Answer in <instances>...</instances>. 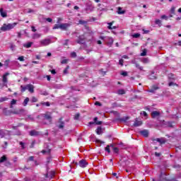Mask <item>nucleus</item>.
Segmentation results:
<instances>
[{
    "mask_svg": "<svg viewBox=\"0 0 181 181\" xmlns=\"http://www.w3.org/2000/svg\"><path fill=\"white\" fill-rule=\"evenodd\" d=\"M70 26V24L69 23H62V24H60V29H62V30H66V29H67V28H69Z\"/></svg>",
    "mask_w": 181,
    "mask_h": 181,
    "instance_id": "obj_14",
    "label": "nucleus"
},
{
    "mask_svg": "<svg viewBox=\"0 0 181 181\" xmlns=\"http://www.w3.org/2000/svg\"><path fill=\"white\" fill-rule=\"evenodd\" d=\"M20 145L21 146L22 149H25V143H23V141H20Z\"/></svg>",
    "mask_w": 181,
    "mask_h": 181,
    "instance_id": "obj_50",
    "label": "nucleus"
},
{
    "mask_svg": "<svg viewBox=\"0 0 181 181\" xmlns=\"http://www.w3.org/2000/svg\"><path fill=\"white\" fill-rule=\"evenodd\" d=\"M27 90H28V91L31 93H35V86H33V85H32V84H28Z\"/></svg>",
    "mask_w": 181,
    "mask_h": 181,
    "instance_id": "obj_12",
    "label": "nucleus"
},
{
    "mask_svg": "<svg viewBox=\"0 0 181 181\" xmlns=\"http://www.w3.org/2000/svg\"><path fill=\"white\" fill-rule=\"evenodd\" d=\"M93 124H95L96 125H101L103 122L98 121V117H94L93 122H89V125H93Z\"/></svg>",
    "mask_w": 181,
    "mask_h": 181,
    "instance_id": "obj_6",
    "label": "nucleus"
},
{
    "mask_svg": "<svg viewBox=\"0 0 181 181\" xmlns=\"http://www.w3.org/2000/svg\"><path fill=\"white\" fill-rule=\"evenodd\" d=\"M0 14H1V16H2V18H6V16H8L6 11H4L3 8H0Z\"/></svg>",
    "mask_w": 181,
    "mask_h": 181,
    "instance_id": "obj_19",
    "label": "nucleus"
},
{
    "mask_svg": "<svg viewBox=\"0 0 181 181\" xmlns=\"http://www.w3.org/2000/svg\"><path fill=\"white\" fill-rule=\"evenodd\" d=\"M55 173L54 171H51L50 173H47L45 174L46 179H53V176H54Z\"/></svg>",
    "mask_w": 181,
    "mask_h": 181,
    "instance_id": "obj_9",
    "label": "nucleus"
},
{
    "mask_svg": "<svg viewBox=\"0 0 181 181\" xmlns=\"http://www.w3.org/2000/svg\"><path fill=\"white\" fill-rule=\"evenodd\" d=\"M117 94H119V95H123V94H125V90H124V89H120L117 91Z\"/></svg>",
    "mask_w": 181,
    "mask_h": 181,
    "instance_id": "obj_30",
    "label": "nucleus"
},
{
    "mask_svg": "<svg viewBox=\"0 0 181 181\" xmlns=\"http://www.w3.org/2000/svg\"><path fill=\"white\" fill-rule=\"evenodd\" d=\"M35 12H36L35 10L28 8V13H35Z\"/></svg>",
    "mask_w": 181,
    "mask_h": 181,
    "instance_id": "obj_48",
    "label": "nucleus"
},
{
    "mask_svg": "<svg viewBox=\"0 0 181 181\" xmlns=\"http://www.w3.org/2000/svg\"><path fill=\"white\" fill-rule=\"evenodd\" d=\"M132 36V37H134V39H138V37H141V34H139V33H135V34H133Z\"/></svg>",
    "mask_w": 181,
    "mask_h": 181,
    "instance_id": "obj_32",
    "label": "nucleus"
},
{
    "mask_svg": "<svg viewBox=\"0 0 181 181\" xmlns=\"http://www.w3.org/2000/svg\"><path fill=\"white\" fill-rule=\"evenodd\" d=\"M62 118H59V124L58 125L59 129H63L64 128V122L62 121Z\"/></svg>",
    "mask_w": 181,
    "mask_h": 181,
    "instance_id": "obj_17",
    "label": "nucleus"
},
{
    "mask_svg": "<svg viewBox=\"0 0 181 181\" xmlns=\"http://www.w3.org/2000/svg\"><path fill=\"white\" fill-rule=\"evenodd\" d=\"M33 45V42H28L24 43L23 46V47H26V49H29V47H32Z\"/></svg>",
    "mask_w": 181,
    "mask_h": 181,
    "instance_id": "obj_20",
    "label": "nucleus"
},
{
    "mask_svg": "<svg viewBox=\"0 0 181 181\" xmlns=\"http://www.w3.org/2000/svg\"><path fill=\"white\" fill-rule=\"evenodd\" d=\"M6 135H9V131L0 129V138H5Z\"/></svg>",
    "mask_w": 181,
    "mask_h": 181,
    "instance_id": "obj_7",
    "label": "nucleus"
},
{
    "mask_svg": "<svg viewBox=\"0 0 181 181\" xmlns=\"http://www.w3.org/2000/svg\"><path fill=\"white\" fill-rule=\"evenodd\" d=\"M95 105H98V107H101V105H103L101 104V103H100V102H98V101H96V102L95 103Z\"/></svg>",
    "mask_w": 181,
    "mask_h": 181,
    "instance_id": "obj_59",
    "label": "nucleus"
},
{
    "mask_svg": "<svg viewBox=\"0 0 181 181\" xmlns=\"http://www.w3.org/2000/svg\"><path fill=\"white\" fill-rule=\"evenodd\" d=\"M161 19H165V21H168V16H166V15H163L161 16Z\"/></svg>",
    "mask_w": 181,
    "mask_h": 181,
    "instance_id": "obj_62",
    "label": "nucleus"
},
{
    "mask_svg": "<svg viewBox=\"0 0 181 181\" xmlns=\"http://www.w3.org/2000/svg\"><path fill=\"white\" fill-rule=\"evenodd\" d=\"M15 47L16 46L14 45H11L10 49H11V50L13 52V50H15Z\"/></svg>",
    "mask_w": 181,
    "mask_h": 181,
    "instance_id": "obj_63",
    "label": "nucleus"
},
{
    "mask_svg": "<svg viewBox=\"0 0 181 181\" xmlns=\"http://www.w3.org/2000/svg\"><path fill=\"white\" fill-rule=\"evenodd\" d=\"M175 11H176V7L172 6L170 8V13H172V15H175Z\"/></svg>",
    "mask_w": 181,
    "mask_h": 181,
    "instance_id": "obj_36",
    "label": "nucleus"
},
{
    "mask_svg": "<svg viewBox=\"0 0 181 181\" xmlns=\"http://www.w3.org/2000/svg\"><path fill=\"white\" fill-rule=\"evenodd\" d=\"M41 105H46V107H50V103L49 102H43L40 103Z\"/></svg>",
    "mask_w": 181,
    "mask_h": 181,
    "instance_id": "obj_37",
    "label": "nucleus"
},
{
    "mask_svg": "<svg viewBox=\"0 0 181 181\" xmlns=\"http://www.w3.org/2000/svg\"><path fill=\"white\" fill-rule=\"evenodd\" d=\"M140 134H141L143 136L147 138V136L149 135V132H148V130H142L140 132Z\"/></svg>",
    "mask_w": 181,
    "mask_h": 181,
    "instance_id": "obj_21",
    "label": "nucleus"
},
{
    "mask_svg": "<svg viewBox=\"0 0 181 181\" xmlns=\"http://www.w3.org/2000/svg\"><path fill=\"white\" fill-rule=\"evenodd\" d=\"M16 100L13 99L11 102L10 108H13V105H16Z\"/></svg>",
    "mask_w": 181,
    "mask_h": 181,
    "instance_id": "obj_27",
    "label": "nucleus"
},
{
    "mask_svg": "<svg viewBox=\"0 0 181 181\" xmlns=\"http://www.w3.org/2000/svg\"><path fill=\"white\" fill-rule=\"evenodd\" d=\"M5 166H11V163L9 161H6Z\"/></svg>",
    "mask_w": 181,
    "mask_h": 181,
    "instance_id": "obj_64",
    "label": "nucleus"
},
{
    "mask_svg": "<svg viewBox=\"0 0 181 181\" xmlns=\"http://www.w3.org/2000/svg\"><path fill=\"white\" fill-rule=\"evenodd\" d=\"M67 62H68L67 59H63V60L61 62V63H62V64H67Z\"/></svg>",
    "mask_w": 181,
    "mask_h": 181,
    "instance_id": "obj_58",
    "label": "nucleus"
},
{
    "mask_svg": "<svg viewBox=\"0 0 181 181\" xmlns=\"http://www.w3.org/2000/svg\"><path fill=\"white\" fill-rule=\"evenodd\" d=\"M168 78H170V80H175V75H173V74H169Z\"/></svg>",
    "mask_w": 181,
    "mask_h": 181,
    "instance_id": "obj_45",
    "label": "nucleus"
},
{
    "mask_svg": "<svg viewBox=\"0 0 181 181\" xmlns=\"http://www.w3.org/2000/svg\"><path fill=\"white\" fill-rule=\"evenodd\" d=\"M120 74H121V76H123V77H127V76H128V72H127L125 71H122Z\"/></svg>",
    "mask_w": 181,
    "mask_h": 181,
    "instance_id": "obj_34",
    "label": "nucleus"
},
{
    "mask_svg": "<svg viewBox=\"0 0 181 181\" xmlns=\"http://www.w3.org/2000/svg\"><path fill=\"white\" fill-rule=\"evenodd\" d=\"M44 118L45 119H47V121H48V124H52V116L49 114L48 113L45 114Z\"/></svg>",
    "mask_w": 181,
    "mask_h": 181,
    "instance_id": "obj_10",
    "label": "nucleus"
},
{
    "mask_svg": "<svg viewBox=\"0 0 181 181\" xmlns=\"http://www.w3.org/2000/svg\"><path fill=\"white\" fill-rule=\"evenodd\" d=\"M166 125L169 127L170 128H173V122H168Z\"/></svg>",
    "mask_w": 181,
    "mask_h": 181,
    "instance_id": "obj_39",
    "label": "nucleus"
},
{
    "mask_svg": "<svg viewBox=\"0 0 181 181\" xmlns=\"http://www.w3.org/2000/svg\"><path fill=\"white\" fill-rule=\"evenodd\" d=\"M155 23H156V25H158L159 26H162V21L159 19L156 20Z\"/></svg>",
    "mask_w": 181,
    "mask_h": 181,
    "instance_id": "obj_33",
    "label": "nucleus"
},
{
    "mask_svg": "<svg viewBox=\"0 0 181 181\" xmlns=\"http://www.w3.org/2000/svg\"><path fill=\"white\" fill-rule=\"evenodd\" d=\"M45 21H47V22H49V23L53 22V19L50 18H45Z\"/></svg>",
    "mask_w": 181,
    "mask_h": 181,
    "instance_id": "obj_54",
    "label": "nucleus"
},
{
    "mask_svg": "<svg viewBox=\"0 0 181 181\" xmlns=\"http://www.w3.org/2000/svg\"><path fill=\"white\" fill-rule=\"evenodd\" d=\"M71 57H76L77 54H76V52H72V53L71 54Z\"/></svg>",
    "mask_w": 181,
    "mask_h": 181,
    "instance_id": "obj_61",
    "label": "nucleus"
},
{
    "mask_svg": "<svg viewBox=\"0 0 181 181\" xmlns=\"http://www.w3.org/2000/svg\"><path fill=\"white\" fill-rule=\"evenodd\" d=\"M109 25L107 26V28L110 30H112V23H107Z\"/></svg>",
    "mask_w": 181,
    "mask_h": 181,
    "instance_id": "obj_46",
    "label": "nucleus"
},
{
    "mask_svg": "<svg viewBox=\"0 0 181 181\" xmlns=\"http://www.w3.org/2000/svg\"><path fill=\"white\" fill-rule=\"evenodd\" d=\"M156 141H157V142H159L160 144H165V142H166V141H165L164 139L157 138Z\"/></svg>",
    "mask_w": 181,
    "mask_h": 181,
    "instance_id": "obj_29",
    "label": "nucleus"
},
{
    "mask_svg": "<svg viewBox=\"0 0 181 181\" xmlns=\"http://www.w3.org/2000/svg\"><path fill=\"white\" fill-rule=\"evenodd\" d=\"M51 43H52V39L50 38H45L40 41V45L42 47L49 46V45H50Z\"/></svg>",
    "mask_w": 181,
    "mask_h": 181,
    "instance_id": "obj_2",
    "label": "nucleus"
},
{
    "mask_svg": "<svg viewBox=\"0 0 181 181\" xmlns=\"http://www.w3.org/2000/svg\"><path fill=\"white\" fill-rule=\"evenodd\" d=\"M107 46H111L112 43H114V39H112V37H107Z\"/></svg>",
    "mask_w": 181,
    "mask_h": 181,
    "instance_id": "obj_18",
    "label": "nucleus"
},
{
    "mask_svg": "<svg viewBox=\"0 0 181 181\" xmlns=\"http://www.w3.org/2000/svg\"><path fill=\"white\" fill-rule=\"evenodd\" d=\"M151 116H152V118H156V117L160 116V112H159L158 111H153L151 112Z\"/></svg>",
    "mask_w": 181,
    "mask_h": 181,
    "instance_id": "obj_16",
    "label": "nucleus"
},
{
    "mask_svg": "<svg viewBox=\"0 0 181 181\" xmlns=\"http://www.w3.org/2000/svg\"><path fill=\"white\" fill-rule=\"evenodd\" d=\"M78 23L79 25H87V21L84 20H79Z\"/></svg>",
    "mask_w": 181,
    "mask_h": 181,
    "instance_id": "obj_35",
    "label": "nucleus"
},
{
    "mask_svg": "<svg viewBox=\"0 0 181 181\" xmlns=\"http://www.w3.org/2000/svg\"><path fill=\"white\" fill-rule=\"evenodd\" d=\"M95 132L98 135H101V134H103V128H101V127H98Z\"/></svg>",
    "mask_w": 181,
    "mask_h": 181,
    "instance_id": "obj_24",
    "label": "nucleus"
},
{
    "mask_svg": "<svg viewBox=\"0 0 181 181\" xmlns=\"http://www.w3.org/2000/svg\"><path fill=\"white\" fill-rule=\"evenodd\" d=\"M17 23H4L3 25L0 28V30L1 32H8L9 30H12L15 26H16Z\"/></svg>",
    "mask_w": 181,
    "mask_h": 181,
    "instance_id": "obj_1",
    "label": "nucleus"
},
{
    "mask_svg": "<svg viewBox=\"0 0 181 181\" xmlns=\"http://www.w3.org/2000/svg\"><path fill=\"white\" fill-rule=\"evenodd\" d=\"M7 100H8V99L6 97L1 98H0V103H4V101H7Z\"/></svg>",
    "mask_w": 181,
    "mask_h": 181,
    "instance_id": "obj_43",
    "label": "nucleus"
},
{
    "mask_svg": "<svg viewBox=\"0 0 181 181\" xmlns=\"http://www.w3.org/2000/svg\"><path fill=\"white\" fill-rule=\"evenodd\" d=\"M41 37H42V34L36 33L33 35L32 38L33 39H39Z\"/></svg>",
    "mask_w": 181,
    "mask_h": 181,
    "instance_id": "obj_22",
    "label": "nucleus"
},
{
    "mask_svg": "<svg viewBox=\"0 0 181 181\" xmlns=\"http://www.w3.org/2000/svg\"><path fill=\"white\" fill-rule=\"evenodd\" d=\"M119 64H120V66H124V59H119Z\"/></svg>",
    "mask_w": 181,
    "mask_h": 181,
    "instance_id": "obj_57",
    "label": "nucleus"
},
{
    "mask_svg": "<svg viewBox=\"0 0 181 181\" xmlns=\"http://www.w3.org/2000/svg\"><path fill=\"white\" fill-rule=\"evenodd\" d=\"M148 79L149 80H156V76H155V73H151L149 76H148Z\"/></svg>",
    "mask_w": 181,
    "mask_h": 181,
    "instance_id": "obj_25",
    "label": "nucleus"
},
{
    "mask_svg": "<svg viewBox=\"0 0 181 181\" xmlns=\"http://www.w3.org/2000/svg\"><path fill=\"white\" fill-rule=\"evenodd\" d=\"M21 88L22 93H23V92L26 91V90H28L27 85L25 86H21Z\"/></svg>",
    "mask_w": 181,
    "mask_h": 181,
    "instance_id": "obj_38",
    "label": "nucleus"
},
{
    "mask_svg": "<svg viewBox=\"0 0 181 181\" xmlns=\"http://www.w3.org/2000/svg\"><path fill=\"white\" fill-rule=\"evenodd\" d=\"M117 13H118V15H124V13H125V10H122V7H118L117 8Z\"/></svg>",
    "mask_w": 181,
    "mask_h": 181,
    "instance_id": "obj_23",
    "label": "nucleus"
},
{
    "mask_svg": "<svg viewBox=\"0 0 181 181\" xmlns=\"http://www.w3.org/2000/svg\"><path fill=\"white\" fill-rule=\"evenodd\" d=\"M86 35H79L78 39L76 40V42L78 43V45H86Z\"/></svg>",
    "mask_w": 181,
    "mask_h": 181,
    "instance_id": "obj_5",
    "label": "nucleus"
},
{
    "mask_svg": "<svg viewBox=\"0 0 181 181\" xmlns=\"http://www.w3.org/2000/svg\"><path fill=\"white\" fill-rule=\"evenodd\" d=\"M94 6H93V4L91 2H88L86 5L85 11L86 13H90V12H93L94 11Z\"/></svg>",
    "mask_w": 181,
    "mask_h": 181,
    "instance_id": "obj_3",
    "label": "nucleus"
},
{
    "mask_svg": "<svg viewBox=\"0 0 181 181\" xmlns=\"http://www.w3.org/2000/svg\"><path fill=\"white\" fill-rule=\"evenodd\" d=\"M8 158H6V156H3L1 158H0V163H4V162H6Z\"/></svg>",
    "mask_w": 181,
    "mask_h": 181,
    "instance_id": "obj_26",
    "label": "nucleus"
},
{
    "mask_svg": "<svg viewBox=\"0 0 181 181\" xmlns=\"http://www.w3.org/2000/svg\"><path fill=\"white\" fill-rule=\"evenodd\" d=\"M53 29H60V24H55Z\"/></svg>",
    "mask_w": 181,
    "mask_h": 181,
    "instance_id": "obj_49",
    "label": "nucleus"
},
{
    "mask_svg": "<svg viewBox=\"0 0 181 181\" xmlns=\"http://www.w3.org/2000/svg\"><path fill=\"white\" fill-rule=\"evenodd\" d=\"M142 63H144L145 64L149 63V59L148 58H143L141 59Z\"/></svg>",
    "mask_w": 181,
    "mask_h": 181,
    "instance_id": "obj_31",
    "label": "nucleus"
},
{
    "mask_svg": "<svg viewBox=\"0 0 181 181\" xmlns=\"http://www.w3.org/2000/svg\"><path fill=\"white\" fill-rule=\"evenodd\" d=\"M136 69H139V70H144V67L143 66H141L139 64H136Z\"/></svg>",
    "mask_w": 181,
    "mask_h": 181,
    "instance_id": "obj_41",
    "label": "nucleus"
},
{
    "mask_svg": "<svg viewBox=\"0 0 181 181\" xmlns=\"http://www.w3.org/2000/svg\"><path fill=\"white\" fill-rule=\"evenodd\" d=\"M29 135H30V136H39L40 133H39V132H37L36 130H31L29 132Z\"/></svg>",
    "mask_w": 181,
    "mask_h": 181,
    "instance_id": "obj_11",
    "label": "nucleus"
},
{
    "mask_svg": "<svg viewBox=\"0 0 181 181\" xmlns=\"http://www.w3.org/2000/svg\"><path fill=\"white\" fill-rule=\"evenodd\" d=\"M141 125H142V121L138 120V118H136L133 126L136 127H141Z\"/></svg>",
    "mask_w": 181,
    "mask_h": 181,
    "instance_id": "obj_13",
    "label": "nucleus"
},
{
    "mask_svg": "<svg viewBox=\"0 0 181 181\" xmlns=\"http://www.w3.org/2000/svg\"><path fill=\"white\" fill-rule=\"evenodd\" d=\"M8 76H9V73L6 72L2 76V82L3 85L2 87H6L8 88Z\"/></svg>",
    "mask_w": 181,
    "mask_h": 181,
    "instance_id": "obj_4",
    "label": "nucleus"
},
{
    "mask_svg": "<svg viewBox=\"0 0 181 181\" xmlns=\"http://www.w3.org/2000/svg\"><path fill=\"white\" fill-rule=\"evenodd\" d=\"M113 151H114L115 153H118V152L119 151V150L118 149L117 147H114Z\"/></svg>",
    "mask_w": 181,
    "mask_h": 181,
    "instance_id": "obj_53",
    "label": "nucleus"
},
{
    "mask_svg": "<svg viewBox=\"0 0 181 181\" xmlns=\"http://www.w3.org/2000/svg\"><path fill=\"white\" fill-rule=\"evenodd\" d=\"M146 53H147V50L146 49H144L142 52V53H141V56H146Z\"/></svg>",
    "mask_w": 181,
    "mask_h": 181,
    "instance_id": "obj_44",
    "label": "nucleus"
},
{
    "mask_svg": "<svg viewBox=\"0 0 181 181\" xmlns=\"http://www.w3.org/2000/svg\"><path fill=\"white\" fill-rule=\"evenodd\" d=\"M156 90H159V87H158V86L156 85H153L151 88H150L148 92V93H155V91H156Z\"/></svg>",
    "mask_w": 181,
    "mask_h": 181,
    "instance_id": "obj_15",
    "label": "nucleus"
},
{
    "mask_svg": "<svg viewBox=\"0 0 181 181\" xmlns=\"http://www.w3.org/2000/svg\"><path fill=\"white\" fill-rule=\"evenodd\" d=\"M42 153H50V149L49 150H42Z\"/></svg>",
    "mask_w": 181,
    "mask_h": 181,
    "instance_id": "obj_51",
    "label": "nucleus"
},
{
    "mask_svg": "<svg viewBox=\"0 0 181 181\" xmlns=\"http://www.w3.org/2000/svg\"><path fill=\"white\" fill-rule=\"evenodd\" d=\"M41 94L42 95H49V93L46 90L41 91Z\"/></svg>",
    "mask_w": 181,
    "mask_h": 181,
    "instance_id": "obj_52",
    "label": "nucleus"
},
{
    "mask_svg": "<svg viewBox=\"0 0 181 181\" xmlns=\"http://www.w3.org/2000/svg\"><path fill=\"white\" fill-rule=\"evenodd\" d=\"M18 60H19L20 62H25V57L23 56L19 57L18 58Z\"/></svg>",
    "mask_w": 181,
    "mask_h": 181,
    "instance_id": "obj_47",
    "label": "nucleus"
},
{
    "mask_svg": "<svg viewBox=\"0 0 181 181\" xmlns=\"http://www.w3.org/2000/svg\"><path fill=\"white\" fill-rule=\"evenodd\" d=\"M5 66H9V59H7L4 62Z\"/></svg>",
    "mask_w": 181,
    "mask_h": 181,
    "instance_id": "obj_60",
    "label": "nucleus"
},
{
    "mask_svg": "<svg viewBox=\"0 0 181 181\" xmlns=\"http://www.w3.org/2000/svg\"><path fill=\"white\" fill-rule=\"evenodd\" d=\"M78 118H80V113H77L74 116V119H78Z\"/></svg>",
    "mask_w": 181,
    "mask_h": 181,
    "instance_id": "obj_56",
    "label": "nucleus"
},
{
    "mask_svg": "<svg viewBox=\"0 0 181 181\" xmlns=\"http://www.w3.org/2000/svg\"><path fill=\"white\" fill-rule=\"evenodd\" d=\"M105 151L106 152H107V153H111V150H110V145H107L106 147H105Z\"/></svg>",
    "mask_w": 181,
    "mask_h": 181,
    "instance_id": "obj_42",
    "label": "nucleus"
},
{
    "mask_svg": "<svg viewBox=\"0 0 181 181\" xmlns=\"http://www.w3.org/2000/svg\"><path fill=\"white\" fill-rule=\"evenodd\" d=\"M69 69H70V66H66V69L64 70V74H67L69 73Z\"/></svg>",
    "mask_w": 181,
    "mask_h": 181,
    "instance_id": "obj_40",
    "label": "nucleus"
},
{
    "mask_svg": "<svg viewBox=\"0 0 181 181\" xmlns=\"http://www.w3.org/2000/svg\"><path fill=\"white\" fill-rule=\"evenodd\" d=\"M78 165L80 168H86L88 165V163L86 160L82 159L79 161Z\"/></svg>",
    "mask_w": 181,
    "mask_h": 181,
    "instance_id": "obj_8",
    "label": "nucleus"
},
{
    "mask_svg": "<svg viewBox=\"0 0 181 181\" xmlns=\"http://www.w3.org/2000/svg\"><path fill=\"white\" fill-rule=\"evenodd\" d=\"M29 103V98H26L25 100H24V101H23V105L24 106V107H26L27 105H28V103Z\"/></svg>",
    "mask_w": 181,
    "mask_h": 181,
    "instance_id": "obj_28",
    "label": "nucleus"
},
{
    "mask_svg": "<svg viewBox=\"0 0 181 181\" xmlns=\"http://www.w3.org/2000/svg\"><path fill=\"white\" fill-rule=\"evenodd\" d=\"M141 115H144V117H148V113H146L145 111H143L141 112Z\"/></svg>",
    "mask_w": 181,
    "mask_h": 181,
    "instance_id": "obj_55",
    "label": "nucleus"
}]
</instances>
